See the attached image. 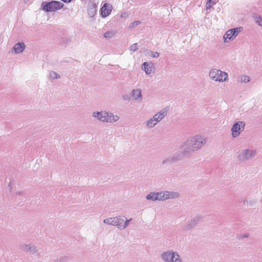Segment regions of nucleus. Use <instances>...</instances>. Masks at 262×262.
I'll return each instance as SVG.
<instances>
[{"instance_id":"nucleus-20","label":"nucleus","mask_w":262,"mask_h":262,"mask_svg":"<svg viewBox=\"0 0 262 262\" xmlns=\"http://www.w3.org/2000/svg\"><path fill=\"white\" fill-rule=\"evenodd\" d=\"M256 23L260 26H262V19L260 17L258 16L256 18Z\"/></svg>"},{"instance_id":"nucleus-4","label":"nucleus","mask_w":262,"mask_h":262,"mask_svg":"<svg viewBox=\"0 0 262 262\" xmlns=\"http://www.w3.org/2000/svg\"><path fill=\"white\" fill-rule=\"evenodd\" d=\"M209 76L212 79L219 81H225L228 77L226 73L216 69L211 70L210 72Z\"/></svg>"},{"instance_id":"nucleus-10","label":"nucleus","mask_w":262,"mask_h":262,"mask_svg":"<svg viewBox=\"0 0 262 262\" xmlns=\"http://www.w3.org/2000/svg\"><path fill=\"white\" fill-rule=\"evenodd\" d=\"M25 48V43L23 42H21V43H18L16 44L14 46L13 49H14V52L16 53H19L23 51Z\"/></svg>"},{"instance_id":"nucleus-5","label":"nucleus","mask_w":262,"mask_h":262,"mask_svg":"<svg viewBox=\"0 0 262 262\" xmlns=\"http://www.w3.org/2000/svg\"><path fill=\"white\" fill-rule=\"evenodd\" d=\"M242 30V28L241 27H239L234 28L227 31L225 35L224 36L225 41L229 42L231 40H232L237 35L238 33L240 32Z\"/></svg>"},{"instance_id":"nucleus-22","label":"nucleus","mask_w":262,"mask_h":262,"mask_svg":"<svg viewBox=\"0 0 262 262\" xmlns=\"http://www.w3.org/2000/svg\"><path fill=\"white\" fill-rule=\"evenodd\" d=\"M159 56V53L158 52H155L154 54L152 55L153 57H157Z\"/></svg>"},{"instance_id":"nucleus-16","label":"nucleus","mask_w":262,"mask_h":262,"mask_svg":"<svg viewBox=\"0 0 262 262\" xmlns=\"http://www.w3.org/2000/svg\"><path fill=\"white\" fill-rule=\"evenodd\" d=\"M215 0H208L207 3V8H210L211 6L215 4Z\"/></svg>"},{"instance_id":"nucleus-1","label":"nucleus","mask_w":262,"mask_h":262,"mask_svg":"<svg viewBox=\"0 0 262 262\" xmlns=\"http://www.w3.org/2000/svg\"><path fill=\"white\" fill-rule=\"evenodd\" d=\"M179 194L172 192H162L160 193H150L146 196L147 199L152 201H163L168 199L177 197Z\"/></svg>"},{"instance_id":"nucleus-9","label":"nucleus","mask_w":262,"mask_h":262,"mask_svg":"<svg viewBox=\"0 0 262 262\" xmlns=\"http://www.w3.org/2000/svg\"><path fill=\"white\" fill-rule=\"evenodd\" d=\"M112 11V5L105 3L101 9V14L103 17H105L111 14Z\"/></svg>"},{"instance_id":"nucleus-17","label":"nucleus","mask_w":262,"mask_h":262,"mask_svg":"<svg viewBox=\"0 0 262 262\" xmlns=\"http://www.w3.org/2000/svg\"><path fill=\"white\" fill-rule=\"evenodd\" d=\"M114 34L112 32H107L104 34V37L106 38H111L113 36Z\"/></svg>"},{"instance_id":"nucleus-8","label":"nucleus","mask_w":262,"mask_h":262,"mask_svg":"<svg viewBox=\"0 0 262 262\" xmlns=\"http://www.w3.org/2000/svg\"><path fill=\"white\" fill-rule=\"evenodd\" d=\"M166 113V111H164L163 112H159L157 114L155 115L153 119H151L148 121L147 124V126L149 127H152L163 118Z\"/></svg>"},{"instance_id":"nucleus-21","label":"nucleus","mask_w":262,"mask_h":262,"mask_svg":"<svg viewBox=\"0 0 262 262\" xmlns=\"http://www.w3.org/2000/svg\"><path fill=\"white\" fill-rule=\"evenodd\" d=\"M50 76L52 78H57V76H56V74L54 72H52L50 73Z\"/></svg>"},{"instance_id":"nucleus-12","label":"nucleus","mask_w":262,"mask_h":262,"mask_svg":"<svg viewBox=\"0 0 262 262\" xmlns=\"http://www.w3.org/2000/svg\"><path fill=\"white\" fill-rule=\"evenodd\" d=\"M202 145V142L201 141L200 138H198L196 139L195 143L193 144V148H198L201 147Z\"/></svg>"},{"instance_id":"nucleus-7","label":"nucleus","mask_w":262,"mask_h":262,"mask_svg":"<svg viewBox=\"0 0 262 262\" xmlns=\"http://www.w3.org/2000/svg\"><path fill=\"white\" fill-rule=\"evenodd\" d=\"M244 126L245 123L243 122L239 121L235 123L231 128L233 137H236L238 136L244 129Z\"/></svg>"},{"instance_id":"nucleus-2","label":"nucleus","mask_w":262,"mask_h":262,"mask_svg":"<svg viewBox=\"0 0 262 262\" xmlns=\"http://www.w3.org/2000/svg\"><path fill=\"white\" fill-rule=\"evenodd\" d=\"M42 10L46 12H54L63 7V4L58 1H52L48 3L43 2L41 5Z\"/></svg>"},{"instance_id":"nucleus-14","label":"nucleus","mask_w":262,"mask_h":262,"mask_svg":"<svg viewBox=\"0 0 262 262\" xmlns=\"http://www.w3.org/2000/svg\"><path fill=\"white\" fill-rule=\"evenodd\" d=\"M255 154V152L253 151H245V158L248 159L251 157H252Z\"/></svg>"},{"instance_id":"nucleus-13","label":"nucleus","mask_w":262,"mask_h":262,"mask_svg":"<svg viewBox=\"0 0 262 262\" xmlns=\"http://www.w3.org/2000/svg\"><path fill=\"white\" fill-rule=\"evenodd\" d=\"M133 96L135 99H138L141 97V90H137L133 91Z\"/></svg>"},{"instance_id":"nucleus-18","label":"nucleus","mask_w":262,"mask_h":262,"mask_svg":"<svg viewBox=\"0 0 262 262\" xmlns=\"http://www.w3.org/2000/svg\"><path fill=\"white\" fill-rule=\"evenodd\" d=\"M250 81L249 77L247 76H243L241 77V81L246 82Z\"/></svg>"},{"instance_id":"nucleus-3","label":"nucleus","mask_w":262,"mask_h":262,"mask_svg":"<svg viewBox=\"0 0 262 262\" xmlns=\"http://www.w3.org/2000/svg\"><path fill=\"white\" fill-rule=\"evenodd\" d=\"M93 116L101 121L105 122H115L119 119L118 116H114L112 114H108L106 112H97L94 113Z\"/></svg>"},{"instance_id":"nucleus-15","label":"nucleus","mask_w":262,"mask_h":262,"mask_svg":"<svg viewBox=\"0 0 262 262\" xmlns=\"http://www.w3.org/2000/svg\"><path fill=\"white\" fill-rule=\"evenodd\" d=\"M118 217H115L113 219H110L107 220V222L111 223H114L115 224H116V225H118Z\"/></svg>"},{"instance_id":"nucleus-11","label":"nucleus","mask_w":262,"mask_h":262,"mask_svg":"<svg viewBox=\"0 0 262 262\" xmlns=\"http://www.w3.org/2000/svg\"><path fill=\"white\" fill-rule=\"evenodd\" d=\"M148 66L149 65L147 62H144L143 64V68L144 69L145 72L147 74H150L152 71L151 67H149Z\"/></svg>"},{"instance_id":"nucleus-6","label":"nucleus","mask_w":262,"mask_h":262,"mask_svg":"<svg viewBox=\"0 0 262 262\" xmlns=\"http://www.w3.org/2000/svg\"><path fill=\"white\" fill-rule=\"evenodd\" d=\"M162 258L166 262H181V259L178 255L173 252H167L162 254Z\"/></svg>"},{"instance_id":"nucleus-19","label":"nucleus","mask_w":262,"mask_h":262,"mask_svg":"<svg viewBox=\"0 0 262 262\" xmlns=\"http://www.w3.org/2000/svg\"><path fill=\"white\" fill-rule=\"evenodd\" d=\"M137 49H138V47H137V43L134 44L130 47V50L131 51H135L137 50Z\"/></svg>"},{"instance_id":"nucleus-23","label":"nucleus","mask_w":262,"mask_h":262,"mask_svg":"<svg viewBox=\"0 0 262 262\" xmlns=\"http://www.w3.org/2000/svg\"><path fill=\"white\" fill-rule=\"evenodd\" d=\"M134 24H136V25L138 24V22H134V23H133V25Z\"/></svg>"}]
</instances>
